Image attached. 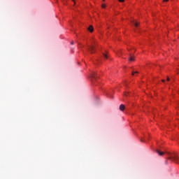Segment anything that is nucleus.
<instances>
[{
    "label": "nucleus",
    "mask_w": 179,
    "mask_h": 179,
    "mask_svg": "<svg viewBox=\"0 0 179 179\" xmlns=\"http://www.w3.org/2000/svg\"><path fill=\"white\" fill-rule=\"evenodd\" d=\"M96 46H97V45L96 43H94V45L92 44V45L87 46V50L88 51H90L91 54H94V52H96Z\"/></svg>",
    "instance_id": "1"
},
{
    "label": "nucleus",
    "mask_w": 179,
    "mask_h": 179,
    "mask_svg": "<svg viewBox=\"0 0 179 179\" xmlns=\"http://www.w3.org/2000/svg\"><path fill=\"white\" fill-rule=\"evenodd\" d=\"M171 159L173 160V162H175L176 163H177V162H178V157L176 156V157H169L168 158V160H171Z\"/></svg>",
    "instance_id": "2"
},
{
    "label": "nucleus",
    "mask_w": 179,
    "mask_h": 179,
    "mask_svg": "<svg viewBox=\"0 0 179 179\" xmlns=\"http://www.w3.org/2000/svg\"><path fill=\"white\" fill-rule=\"evenodd\" d=\"M87 30H89V31H90V33H93V31L94 30L93 28V26L90 25L88 28Z\"/></svg>",
    "instance_id": "3"
},
{
    "label": "nucleus",
    "mask_w": 179,
    "mask_h": 179,
    "mask_svg": "<svg viewBox=\"0 0 179 179\" xmlns=\"http://www.w3.org/2000/svg\"><path fill=\"white\" fill-rule=\"evenodd\" d=\"M120 111H124V110H125V106L124 104H121L120 106Z\"/></svg>",
    "instance_id": "4"
},
{
    "label": "nucleus",
    "mask_w": 179,
    "mask_h": 179,
    "mask_svg": "<svg viewBox=\"0 0 179 179\" xmlns=\"http://www.w3.org/2000/svg\"><path fill=\"white\" fill-rule=\"evenodd\" d=\"M157 153H158V155H159V156H163V155H164V152H161V151L159 150H157Z\"/></svg>",
    "instance_id": "5"
},
{
    "label": "nucleus",
    "mask_w": 179,
    "mask_h": 179,
    "mask_svg": "<svg viewBox=\"0 0 179 179\" xmlns=\"http://www.w3.org/2000/svg\"><path fill=\"white\" fill-rule=\"evenodd\" d=\"M129 61H130V62H132V61H135V58L134 57H130Z\"/></svg>",
    "instance_id": "6"
},
{
    "label": "nucleus",
    "mask_w": 179,
    "mask_h": 179,
    "mask_svg": "<svg viewBox=\"0 0 179 179\" xmlns=\"http://www.w3.org/2000/svg\"><path fill=\"white\" fill-rule=\"evenodd\" d=\"M103 55L104 58H106V59H108V55H107V54L103 53Z\"/></svg>",
    "instance_id": "7"
},
{
    "label": "nucleus",
    "mask_w": 179,
    "mask_h": 179,
    "mask_svg": "<svg viewBox=\"0 0 179 179\" xmlns=\"http://www.w3.org/2000/svg\"><path fill=\"white\" fill-rule=\"evenodd\" d=\"M135 73H139V71H132L131 75L134 76Z\"/></svg>",
    "instance_id": "8"
},
{
    "label": "nucleus",
    "mask_w": 179,
    "mask_h": 179,
    "mask_svg": "<svg viewBox=\"0 0 179 179\" xmlns=\"http://www.w3.org/2000/svg\"><path fill=\"white\" fill-rule=\"evenodd\" d=\"M91 78H92V79H95L96 78V75L94 73L92 74Z\"/></svg>",
    "instance_id": "9"
},
{
    "label": "nucleus",
    "mask_w": 179,
    "mask_h": 179,
    "mask_svg": "<svg viewBox=\"0 0 179 179\" xmlns=\"http://www.w3.org/2000/svg\"><path fill=\"white\" fill-rule=\"evenodd\" d=\"M101 8H103V9L106 8V4H102Z\"/></svg>",
    "instance_id": "10"
},
{
    "label": "nucleus",
    "mask_w": 179,
    "mask_h": 179,
    "mask_svg": "<svg viewBox=\"0 0 179 179\" xmlns=\"http://www.w3.org/2000/svg\"><path fill=\"white\" fill-rule=\"evenodd\" d=\"M134 26H135V27H138V26H139V24L138 23H135Z\"/></svg>",
    "instance_id": "11"
},
{
    "label": "nucleus",
    "mask_w": 179,
    "mask_h": 179,
    "mask_svg": "<svg viewBox=\"0 0 179 179\" xmlns=\"http://www.w3.org/2000/svg\"><path fill=\"white\" fill-rule=\"evenodd\" d=\"M119 1V2H124L125 1V0H118Z\"/></svg>",
    "instance_id": "12"
},
{
    "label": "nucleus",
    "mask_w": 179,
    "mask_h": 179,
    "mask_svg": "<svg viewBox=\"0 0 179 179\" xmlns=\"http://www.w3.org/2000/svg\"><path fill=\"white\" fill-rule=\"evenodd\" d=\"M163 2H169V0H163Z\"/></svg>",
    "instance_id": "13"
},
{
    "label": "nucleus",
    "mask_w": 179,
    "mask_h": 179,
    "mask_svg": "<svg viewBox=\"0 0 179 179\" xmlns=\"http://www.w3.org/2000/svg\"><path fill=\"white\" fill-rule=\"evenodd\" d=\"M73 2H74V6L76 5V2H75V0H72Z\"/></svg>",
    "instance_id": "14"
},
{
    "label": "nucleus",
    "mask_w": 179,
    "mask_h": 179,
    "mask_svg": "<svg viewBox=\"0 0 179 179\" xmlns=\"http://www.w3.org/2000/svg\"><path fill=\"white\" fill-rule=\"evenodd\" d=\"M170 80V78H167V81L169 82Z\"/></svg>",
    "instance_id": "15"
},
{
    "label": "nucleus",
    "mask_w": 179,
    "mask_h": 179,
    "mask_svg": "<svg viewBox=\"0 0 179 179\" xmlns=\"http://www.w3.org/2000/svg\"><path fill=\"white\" fill-rule=\"evenodd\" d=\"M162 82H166V80H162Z\"/></svg>",
    "instance_id": "16"
},
{
    "label": "nucleus",
    "mask_w": 179,
    "mask_h": 179,
    "mask_svg": "<svg viewBox=\"0 0 179 179\" xmlns=\"http://www.w3.org/2000/svg\"><path fill=\"white\" fill-rule=\"evenodd\" d=\"M124 96H128V95L127 94V93H124Z\"/></svg>",
    "instance_id": "17"
},
{
    "label": "nucleus",
    "mask_w": 179,
    "mask_h": 179,
    "mask_svg": "<svg viewBox=\"0 0 179 179\" xmlns=\"http://www.w3.org/2000/svg\"><path fill=\"white\" fill-rule=\"evenodd\" d=\"M71 44H73V41L71 42Z\"/></svg>",
    "instance_id": "18"
},
{
    "label": "nucleus",
    "mask_w": 179,
    "mask_h": 179,
    "mask_svg": "<svg viewBox=\"0 0 179 179\" xmlns=\"http://www.w3.org/2000/svg\"><path fill=\"white\" fill-rule=\"evenodd\" d=\"M165 163H166V164H167V161H166V162H165Z\"/></svg>",
    "instance_id": "19"
},
{
    "label": "nucleus",
    "mask_w": 179,
    "mask_h": 179,
    "mask_svg": "<svg viewBox=\"0 0 179 179\" xmlns=\"http://www.w3.org/2000/svg\"><path fill=\"white\" fill-rule=\"evenodd\" d=\"M104 1H106V0H103V2H104Z\"/></svg>",
    "instance_id": "20"
}]
</instances>
